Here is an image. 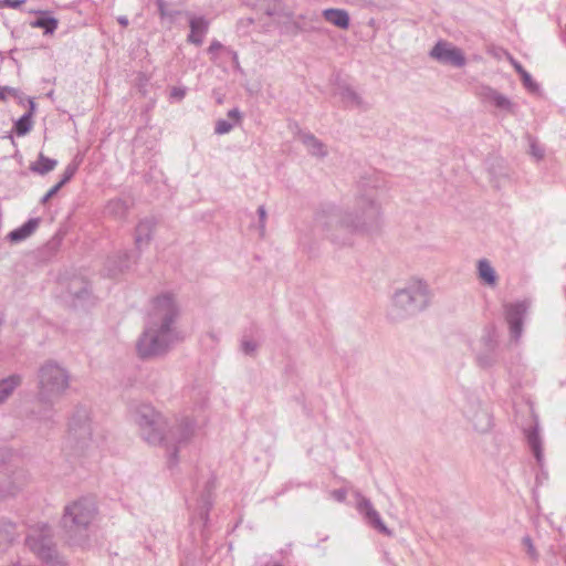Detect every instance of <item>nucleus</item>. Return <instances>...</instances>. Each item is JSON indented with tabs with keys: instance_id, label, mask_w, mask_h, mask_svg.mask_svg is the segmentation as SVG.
<instances>
[{
	"instance_id": "49530a36",
	"label": "nucleus",
	"mask_w": 566,
	"mask_h": 566,
	"mask_svg": "<svg viewBox=\"0 0 566 566\" xmlns=\"http://www.w3.org/2000/svg\"><path fill=\"white\" fill-rule=\"evenodd\" d=\"M117 22L124 28H126L129 23L128 18L126 15H119L117 18Z\"/></svg>"
},
{
	"instance_id": "3c124183",
	"label": "nucleus",
	"mask_w": 566,
	"mask_h": 566,
	"mask_svg": "<svg viewBox=\"0 0 566 566\" xmlns=\"http://www.w3.org/2000/svg\"><path fill=\"white\" fill-rule=\"evenodd\" d=\"M248 22L251 24L253 23V19H248Z\"/></svg>"
},
{
	"instance_id": "39448f33",
	"label": "nucleus",
	"mask_w": 566,
	"mask_h": 566,
	"mask_svg": "<svg viewBox=\"0 0 566 566\" xmlns=\"http://www.w3.org/2000/svg\"><path fill=\"white\" fill-rule=\"evenodd\" d=\"M99 440L91 419V410L84 406L76 407L69 422L65 448L75 454H84L97 448Z\"/></svg>"
},
{
	"instance_id": "4468645a",
	"label": "nucleus",
	"mask_w": 566,
	"mask_h": 566,
	"mask_svg": "<svg viewBox=\"0 0 566 566\" xmlns=\"http://www.w3.org/2000/svg\"><path fill=\"white\" fill-rule=\"evenodd\" d=\"M462 412L473 423L476 431L486 432L491 429L492 418L486 410L481 408L478 400L470 399L462 406Z\"/></svg>"
},
{
	"instance_id": "37998d69",
	"label": "nucleus",
	"mask_w": 566,
	"mask_h": 566,
	"mask_svg": "<svg viewBox=\"0 0 566 566\" xmlns=\"http://www.w3.org/2000/svg\"><path fill=\"white\" fill-rule=\"evenodd\" d=\"M258 214H259V219H260V229H261V232L263 233L264 228H265V219H266V210L263 206H260L258 208Z\"/></svg>"
},
{
	"instance_id": "7ed1b4c3",
	"label": "nucleus",
	"mask_w": 566,
	"mask_h": 566,
	"mask_svg": "<svg viewBox=\"0 0 566 566\" xmlns=\"http://www.w3.org/2000/svg\"><path fill=\"white\" fill-rule=\"evenodd\" d=\"M135 421L139 427L142 438L151 446H163L166 449L169 468L179 461V453L189 442L197 428V422L185 417L168 427L166 419L150 405H140L136 409Z\"/></svg>"
},
{
	"instance_id": "b1692460",
	"label": "nucleus",
	"mask_w": 566,
	"mask_h": 566,
	"mask_svg": "<svg viewBox=\"0 0 566 566\" xmlns=\"http://www.w3.org/2000/svg\"><path fill=\"white\" fill-rule=\"evenodd\" d=\"M22 384L20 375H10L7 378L0 379V405L13 394V391Z\"/></svg>"
},
{
	"instance_id": "9d476101",
	"label": "nucleus",
	"mask_w": 566,
	"mask_h": 566,
	"mask_svg": "<svg viewBox=\"0 0 566 566\" xmlns=\"http://www.w3.org/2000/svg\"><path fill=\"white\" fill-rule=\"evenodd\" d=\"M531 303L527 300L507 303L504 305V316L509 325L511 339L520 340L523 333V322L527 315Z\"/></svg>"
},
{
	"instance_id": "58836bf2",
	"label": "nucleus",
	"mask_w": 566,
	"mask_h": 566,
	"mask_svg": "<svg viewBox=\"0 0 566 566\" xmlns=\"http://www.w3.org/2000/svg\"><path fill=\"white\" fill-rule=\"evenodd\" d=\"M62 187L54 185L41 199V203L45 205L52 197H54Z\"/></svg>"
},
{
	"instance_id": "423d86ee",
	"label": "nucleus",
	"mask_w": 566,
	"mask_h": 566,
	"mask_svg": "<svg viewBox=\"0 0 566 566\" xmlns=\"http://www.w3.org/2000/svg\"><path fill=\"white\" fill-rule=\"evenodd\" d=\"M430 301L428 284L419 279L408 281L403 287L397 290L392 296V316L405 318L423 311Z\"/></svg>"
},
{
	"instance_id": "6e6552de",
	"label": "nucleus",
	"mask_w": 566,
	"mask_h": 566,
	"mask_svg": "<svg viewBox=\"0 0 566 566\" xmlns=\"http://www.w3.org/2000/svg\"><path fill=\"white\" fill-rule=\"evenodd\" d=\"M25 543L28 547L44 563L57 565L61 564L56 549L52 541L51 527L43 524L36 528H32Z\"/></svg>"
},
{
	"instance_id": "4be33fe9",
	"label": "nucleus",
	"mask_w": 566,
	"mask_h": 566,
	"mask_svg": "<svg viewBox=\"0 0 566 566\" xmlns=\"http://www.w3.org/2000/svg\"><path fill=\"white\" fill-rule=\"evenodd\" d=\"M476 270H478V277L481 282H483L485 285L491 286V287L496 285L497 275L489 260H486V259L479 260Z\"/></svg>"
},
{
	"instance_id": "72a5a7b5",
	"label": "nucleus",
	"mask_w": 566,
	"mask_h": 566,
	"mask_svg": "<svg viewBox=\"0 0 566 566\" xmlns=\"http://www.w3.org/2000/svg\"><path fill=\"white\" fill-rule=\"evenodd\" d=\"M530 154L537 160L544 157V148L531 136H528Z\"/></svg>"
},
{
	"instance_id": "c9c22d12",
	"label": "nucleus",
	"mask_w": 566,
	"mask_h": 566,
	"mask_svg": "<svg viewBox=\"0 0 566 566\" xmlns=\"http://www.w3.org/2000/svg\"><path fill=\"white\" fill-rule=\"evenodd\" d=\"M258 344L253 339L243 338L241 342V349L245 355L253 356L256 352Z\"/></svg>"
},
{
	"instance_id": "bb28decb",
	"label": "nucleus",
	"mask_w": 566,
	"mask_h": 566,
	"mask_svg": "<svg viewBox=\"0 0 566 566\" xmlns=\"http://www.w3.org/2000/svg\"><path fill=\"white\" fill-rule=\"evenodd\" d=\"M34 109V102L30 101V111L23 114L15 123L14 130L18 136L27 135L32 128V113Z\"/></svg>"
},
{
	"instance_id": "79ce46f5",
	"label": "nucleus",
	"mask_w": 566,
	"mask_h": 566,
	"mask_svg": "<svg viewBox=\"0 0 566 566\" xmlns=\"http://www.w3.org/2000/svg\"><path fill=\"white\" fill-rule=\"evenodd\" d=\"M222 49L223 45L221 44V42H219L218 40H213L208 48V53L211 54L212 59H214L216 53Z\"/></svg>"
},
{
	"instance_id": "5701e85b",
	"label": "nucleus",
	"mask_w": 566,
	"mask_h": 566,
	"mask_svg": "<svg viewBox=\"0 0 566 566\" xmlns=\"http://www.w3.org/2000/svg\"><path fill=\"white\" fill-rule=\"evenodd\" d=\"M211 488H212L211 483L206 484L202 494L198 499V504H197V509H196L200 520L203 522L205 525L208 523L209 511L212 506Z\"/></svg>"
},
{
	"instance_id": "393cba45",
	"label": "nucleus",
	"mask_w": 566,
	"mask_h": 566,
	"mask_svg": "<svg viewBox=\"0 0 566 566\" xmlns=\"http://www.w3.org/2000/svg\"><path fill=\"white\" fill-rule=\"evenodd\" d=\"M229 119H218L214 126V133L217 135H224L232 130L234 125L239 123L241 114L238 108H232L228 112Z\"/></svg>"
},
{
	"instance_id": "ea45409f",
	"label": "nucleus",
	"mask_w": 566,
	"mask_h": 566,
	"mask_svg": "<svg viewBox=\"0 0 566 566\" xmlns=\"http://www.w3.org/2000/svg\"><path fill=\"white\" fill-rule=\"evenodd\" d=\"M27 0H0V7L13 8L17 9L21 4H23Z\"/></svg>"
},
{
	"instance_id": "2eb2a0df",
	"label": "nucleus",
	"mask_w": 566,
	"mask_h": 566,
	"mask_svg": "<svg viewBox=\"0 0 566 566\" xmlns=\"http://www.w3.org/2000/svg\"><path fill=\"white\" fill-rule=\"evenodd\" d=\"M297 138L311 156L323 159L328 155L327 146L312 133L300 130Z\"/></svg>"
},
{
	"instance_id": "c85d7f7f",
	"label": "nucleus",
	"mask_w": 566,
	"mask_h": 566,
	"mask_svg": "<svg viewBox=\"0 0 566 566\" xmlns=\"http://www.w3.org/2000/svg\"><path fill=\"white\" fill-rule=\"evenodd\" d=\"M127 203L119 198L109 200L105 207V212L115 218H124L127 213Z\"/></svg>"
},
{
	"instance_id": "20e7f679",
	"label": "nucleus",
	"mask_w": 566,
	"mask_h": 566,
	"mask_svg": "<svg viewBox=\"0 0 566 566\" xmlns=\"http://www.w3.org/2000/svg\"><path fill=\"white\" fill-rule=\"evenodd\" d=\"M71 376L60 364L49 360L42 364L36 377L38 406L30 411V418L45 427L54 423L55 403L66 394Z\"/></svg>"
},
{
	"instance_id": "a878e982",
	"label": "nucleus",
	"mask_w": 566,
	"mask_h": 566,
	"mask_svg": "<svg viewBox=\"0 0 566 566\" xmlns=\"http://www.w3.org/2000/svg\"><path fill=\"white\" fill-rule=\"evenodd\" d=\"M57 165L55 159H51L43 154H40L36 161L31 164L30 170L39 175H46L52 171Z\"/></svg>"
},
{
	"instance_id": "f257e3e1",
	"label": "nucleus",
	"mask_w": 566,
	"mask_h": 566,
	"mask_svg": "<svg viewBox=\"0 0 566 566\" xmlns=\"http://www.w3.org/2000/svg\"><path fill=\"white\" fill-rule=\"evenodd\" d=\"M377 185L369 187L360 182V193L356 198L355 212L344 211L333 203L322 205L314 219L316 230L337 244H349L354 233H370L381 224V207L376 197Z\"/></svg>"
},
{
	"instance_id": "c756f323",
	"label": "nucleus",
	"mask_w": 566,
	"mask_h": 566,
	"mask_svg": "<svg viewBox=\"0 0 566 566\" xmlns=\"http://www.w3.org/2000/svg\"><path fill=\"white\" fill-rule=\"evenodd\" d=\"M57 20L51 17H42L33 22V27L41 28L44 34H53L57 28Z\"/></svg>"
},
{
	"instance_id": "a18cd8bd",
	"label": "nucleus",
	"mask_w": 566,
	"mask_h": 566,
	"mask_svg": "<svg viewBox=\"0 0 566 566\" xmlns=\"http://www.w3.org/2000/svg\"><path fill=\"white\" fill-rule=\"evenodd\" d=\"M227 52L231 55L232 57V61L234 63L235 66H239V56H238V53L231 49H226Z\"/></svg>"
},
{
	"instance_id": "4c0bfd02",
	"label": "nucleus",
	"mask_w": 566,
	"mask_h": 566,
	"mask_svg": "<svg viewBox=\"0 0 566 566\" xmlns=\"http://www.w3.org/2000/svg\"><path fill=\"white\" fill-rule=\"evenodd\" d=\"M132 262L129 261L128 253H124L123 256H119L117 270L118 272H123L124 270L130 266Z\"/></svg>"
},
{
	"instance_id": "a19ab883",
	"label": "nucleus",
	"mask_w": 566,
	"mask_h": 566,
	"mask_svg": "<svg viewBox=\"0 0 566 566\" xmlns=\"http://www.w3.org/2000/svg\"><path fill=\"white\" fill-rule=\"evenodd\" d=\"M74 297L78 301L85 300L90 295V290L87 284H85L80 291L72 292Z\"/></svg>"
},
{
	"instance_id": "f704fd0d",
	"label": "nucleus",
	"mask_w": 566,
	"mask_h": 566,
	"mask_svg": "<svg viewBox=\"0 0 566 566\" xmlns=\"http://www.w3.org/2000/svg\"><path fill=\"white\" fill-rule=\"evenodd\" d=\"M77 170V166L74 165V164H69L66 166V168L64 169L63 171V175H62V178L61 180L57 182V185H60L61 187H63L65 184H67L72 178L73 176L75 175Z\"/></svg>"
},
{
	"instance_id": "e433bc0d",
	"label": "nucleus",
	"mask_w": 566,
	"mask_h": 566,
	"mask_svg": "<svg viewBox=\"0 0 566 566\" xmlns=\"http://www.w3.org/2000/svg\"><path fill=\"white\" fill-rule=\"evenodd\" d=\"M331 496L335 501H337L339 503H343L346 500V497H347V490L345 488L338 489V490H334V491L331 492Z\"/></svg>"
},
{
	"instance_id": "473e14b6",
	"label": "nucleus",
	"mask_w": 566,
	"mask_h": 566,
	"mask_svg": "<svg viewBox=\"0 0 566 566\" xmlns=\"http://www.w3.org/2000/svg\"><path fill=\"white\" fill-rule=\"evenodd\" d=\"M521 80L524 87L531 93H538L539 85L532 78L531 74L527 71H523Z\"/></svg>"
},
{
	"instance_id": "09e8293b",
	"label": "nucleus",
	"mask_w": 566,
	"mask_h": 566,
	"mask_svg": "<svg viewBox=\"0 0 566 566\" xmlns=\"http://www.w3.org/2000/svg\"><path fill=\"white\" fill-rule=\"evenodd\" d=\"M159 12H160L161 17L165 15V10H164V6L163 4L159 6Z\"/></svg>"
},
{
	"instance_id": "9b49d317",
	"label": "nucleus",
	"mask_w": 566,
	"mask_h": 566,
	"mask_svg": "<svg viewBox=\"0 0 566 566\" xmlns=\"http://www.w3.org/2000/svg\"><path fill=\"white\" fill-rule=\"evenodd\" d=\"M430 57L444 65L463 67L467 59L461 49L446 40H439L429 52Z\"/></svg>"
},
{
	"instance_id": "c03bdc74",
	"label": "nucleus",
	"mask_w": 566,
	"mask_h": 566,
	"mask_svg": "<svg viewBox=\"0 0 566 566\" xmlns=\"http://www.w3.org/2000/svg\"><path fill=\"white\" fill-rule=\"evenodd\" d=\"M186 95V88L184 87H174L170 93V97L176 99H182Z\"/></svg>"
},
{
	"instance_id": "1a4fd4ad",
	"label": "nucleus",
	"mask_w": 566,
	"mask_h": 566,
	"mask_svg": "<svg viewBox=\"0 0 566 566\" xmlns=\"http://www.w3.org/2000/svg\"><path fill=\"white\" fill-rule=\"evenodd\" d=\"M474 353L476 364L482 368H490L497 361L499 342L493 326L484 328Z\"/></svg>"
},
{
	"instance_id": "7c9ffc66",
	"label": "nucleus",
	"mask_w": 566,
	"mask_h": 566,
	"mask_svg": "<svg viewBox=\"0 0 566 566\" xmlns=\"http://www.w3.org/2000/svg\"><path fill=\"white\" fill-rule=\"evenodd\" d=\"M264 12L269 17L284 15L290 17V12L285 11L279 0H274L264 8Z\"/></svg>"
},
{
	"instance_id": "6ab92c4d",
	"label": "nucleus",
	"mask_w": 566,
	"mask_h": 566,
	"mask_svg": "<svg viewBox=\"0 0 566 566\" xmlns=\"http://www.w3.org/2000/svg\"><path fill=\"white\" fill-rule=\"evenodd\" d=\"M323 18L331 24L346 30L349 27L350 19L349 14L344 9H335V8H328L324 9L322 12Z\"/></svg>"
},
{
	"instance_id": "de8ad7c7",
	"label": "nucleus",
	"mask_w": 566,
	"mask_h": 566,
	"mask_svg": "<svg viewBox=\"0 0 566 566\" xmlns=\"http://www.w3.org/2000/svg\"><path fill=\"white\" fill-rule=\"evenodd\" d=\"M513 65H514V69L516 70V72H517L520 75H522L523 71H525V70L523 69V66H522L520 63H517V62H514V63H513Z\"/></svg>"
},
{
	"instance_id": "cd10ccee",
	"label": "nucleus",
	"mask_w": 566,
	"mask_h": 566,
	"mask_svg": "<svg viewBox=\"0 0 566 566\" xmlns=\"http://www.w3.org/2000/svg\"><path fill=\"white\" fill-rule=\"evenodd\" d=\"M17 535L15 525L0 521V551H4Z\"/></svg>"
},
{
	"instance_id": "f3484780",
	"label": "nucleus",
	"mask_w": 566,
	"mask_h": 566,
	"mask_svg": "<svg viewBox=\"0 0 566 566\" xmlns=\"http://www.w3.org/2000/svg\"><path fill=\"white\" fill-rule=\"evenodd\" d=\"M524 433H525L527 444H528L534 458L536 459L537 464L542 465L543 461H544V453H543V443H542V438L539 436L538 424L535 423L534 426L525 429Z\"/></svg>"
},
{
	"instance_id": "0eeeda50",
	"label": "nucleus",
	"mask_w": 566,
	"mask_h": 566,
	"mask_svg": "<svg viewBox=\"0 0 566 566\" xmlns=\"http://www.w3.org/2000/svg\"><path fill=\"white\" fill-rule=\"evenodd\" d=\"M95 513V504L88 499H80L65 506L62 526L73 545L85 543L87 528L94 520Z\"/></svg>"
},
{
	"instance_id": "f8f14e48",
	"label": "nucleus",
	"mask_w": 566,
	"mask_h": 566,
	"mask_svg": "<svg viewBox=\"0 0 566 566\" xmlns=\"http://www.w3.org/2000/svg\"><path fill=\"white\" fill-rule=\"evenodd\" d=\"M354 496L356 500V509L358 513L363 516L365 522L379 533L389 537L392 536V531L386 526V524L381 520L380 514L375 510L371 502L367 497H365L359 491H355Z\"/></svg>"
},
{
	"instance_id": "a211bd4d",
	"label": "nucleus",
	"mask_w": 566,
	"mask_h": 566,
	"mask_svg": "<svg viewBox=\"0 0 566 566\" xmlns=\"http://www.w3.org/2000/svg\"><path fill=\"white\" fill-rule=\"evenodd\" d=\"M190 33L188 42L201 45L203 38L208 32L209 22L203 17H191L189 20Z\"/></svg>"
},
{
	"instance_id": "2f4dec72",
	"label": "nucleus",
	"mask_w": 566,
	"mask_h": 566,
	"mask_svg": "<svg viewBox=\"0 0 566 566\" xmlns=\"http://www.w3.org/2000/svg\"><path fill=\"white\" fill-rule=\"evenodd\" d=\"M522 544L525 548V552H526L528 558L533 562H537L539 558V554H538L537 549L535 548L532 538L528 535L524 536L522 538Z\"/></svg>"
},
{
	"instance_id": "864d4df0",
	"label": "nucleus",
	"mask_w": 566,
	"mask_h": 566,
	"mask_svg": "<svg viewBox=\"0 0 566 566\" xmlns=\"http://www.w3.org/2000/svg\"><path fill=\"white\" fill-rule=\"evenodd\" d=\"M275 566H281V565H275Z\"/></svg>"
},
{
	"instance_id": "412c9836",
	"label": "nucleus",
	"mask_w": 566,
	"mask_h": 566,
	"mask_svg": "<svg viewBox=\"0 0 566 566\" xmlns=\"http://www.w3.org/2000/svg\"><path fill=\"white\" fill-rule=\"evenodd\" d=\"M40 219L39 218H31L27 222H24L21 227L12 230L8 234V239L11 242H21L29 238L39 227Z\"/></svg>"
},
{
	"instance_id": "8fccbe9b",
	"label": "nucleus",
	"mask_w": 566,
	"mask_h": 566,
	"mask_svg": "<svg viewBox=\"0 0 566 566\" xmlns=\"http://www.w3.org/2000/svg\"><path fill=\"white\" fill-rule=\"evenodd\" d=\"M109 275L111 276H114L115 275V272H113L112 270L109 271Z\"/></svg>"
},
{
	"instance_id": "aec40b11",
	"label": "nucleus",
	"mask_w": 566,
	"mask_h": 566,
	"mask_svg": "<svg viewBox=\"0 0 566 566\" xmlns=\"http://www.w3.org/2000/svg\"><path fill=\"white\" fill-rule=\"evenodd\" d=\"M336 95H338L346 107L350 108H365V104L361 97L355 92L350 86L345 84H339L336 91Z\"/></svg>"
},
{
	"instance_id": "603ef678",
	"label": "nucleus",
	"mask_w": 566,
	"mask_h": 566,
	"mask_svg": "<svg viewBox=\"0 0 566 566\" xmlns=\"http://www.w3.org/2000/svg\"><path fill=\"white\" fill-rule=\"evenodd\" d=\"M2 322H3V319H2V317L0 316V326L2 325Z\"/></svg>"
},
{
	"instance_id": "f03ea898",
	"label": "nucleus",
	"mask_w": 566,
	"mask_h": 566,
	"mask_svg": "<svg viewBox=\"0 0 566 566\" xmlns=\"http://www.w3.org/2000/svg\"><path fill=\"white\" fill-rule=\"evenodd\" d=\"M180 314V306L172 292H161L151 302L136 348L142 358L159 356L177 340L175 324Z\"/></svg>"
},
{
	"instance_id": "ddd939ff",
	"label": "nucleus",
	"mask_w": 566,
	"mask_h": 566,
	"mask_svg": "<svg viewBox=\"0 0 566 566\" xmlns=\"http://www.w3.org/2000/svg\"><path fill=\"white\" fill-rule=\"evenodd\" d=\"M476 95L486 105L494 107L503 114H515L516 105L505 95L491 86H480Z\"/></svg>"
},
{
	"instance_id": "dca6fc26",
	"label": "nucleus",
	"mask_w": 566,
	"mask_h": 566,
	"mask_svg": "<svg viewBox=\"0 0 566 566\" xmlns=\"http://www.w3.org/2000/svg\"><path fill=\"white\" fill-rule=\"evenodd\" d=\"M155 224V219L149 217L144 218L138 222L135 229V245L137 250L142 251L149 244Z\"/></svg>"
}]
</instances>
